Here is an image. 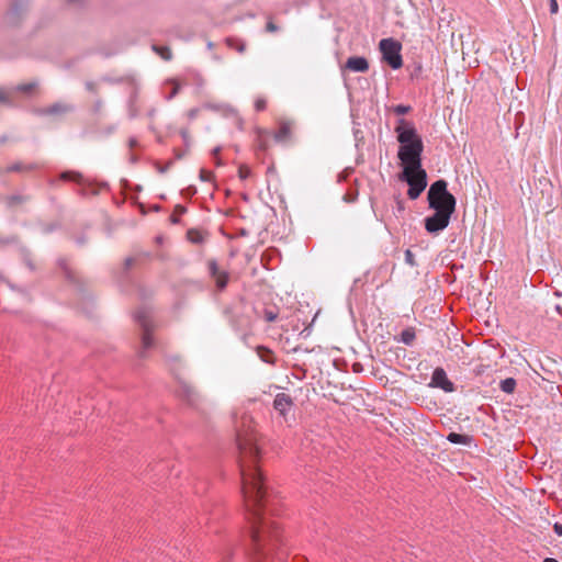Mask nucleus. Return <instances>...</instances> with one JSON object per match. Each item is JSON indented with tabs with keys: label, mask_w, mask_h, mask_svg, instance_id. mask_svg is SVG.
<instances>
[{
	"label": "nucleus",
	"mask_w": 562,
	"mask_h": 562,
	"mask_svg": "<svg viewBox=\"0 0 562 562\" xmlns=\"http://www.w3.org/2000/svg\"><path fill=\"white\" fill-rule=\"evenodd\" d=\"M236 445L239 453L241 493L250 521L249 554L254 562H268L271 557L283 561V538L279 526L271 520L272 501L258 468L260 450L256 436L236 425Z\"/></svg>",
	"instance_id": "nucleus-1"
},
{
	"label": "nucleus",
	"mask_w": 562,
	"mask_h": 562,
	"mask_svg": "<svg viewBox=\"0 0 562 562\" xmlns=\"http://www.w3.org/2000/svg\"><path fill=\"white\" fill-rule=\"evenodd\" d=\"M395 133L400 143L397 157L402 165L408 168H419L422 166L424 143L414 124L405 119H398Z\"/></svg>",
	"instance_id": "nucleus-2"
},
{
	"label": "nucleus",
	"mask_w": 562,
	"mask_h": 562,
	"mask_svg": "<svg viewBox=\"0 0 562 562\" xmlns=\"http://www.w3.org/2000/svg\"><path fill=\"white\" fill-rule=\"evenodd\" d=\"M427 201L429 209L434 211L439 210L451 214L456 211L457 200L448 191V182L445 179H438L430 184L427 192Z\"/></svg>",
	"instance_id": "nucleus-3"
},
{
	"label": "nucleus",
	"mask_w": 562,
	"mask_h": 562,
	"mask_svg": "<svg viewBox=\"0 0 562 562\" xmlns=\"http://www.w3.org/2000/svg\"><path fill=\"white\" fill-rule=\"evenodd\" d=\"M400 179L408 184L407 195L411 200L418 199L427 187V173L423 166L404 167Z\"/></svg>",
	"instance_id": "nucleus-4"
},
{
	"label": "nucleus",
	"mask_w": 562,
	"mask_h": 562,
	"mask_svg": "<svg viewBox=\"0 0 562 562\" xmlns=\"http://www.w3.org/2000/svg\"><path fill=\"white\" fill-rule=\"evenodd\" d=\"M134 319L138 324V326L142 328V348L138 351V356L140 358L145 357V352L147 349H149L153 346V339L150 336V331L153 328L151 323V311L147 306L139 307L134 313Z\"/></svg>",
	"instance_id": "nucleus-5"
},
{
	"label": "nucleus",
	"mask_w": 562,
	"mask_h": 562,
	"mask_svg": "<svg viewBox=\"0 0 562 562\" xmlns=\"http://www.w3.org/2000/svg\"><path fill=\"white\" fill-rule=\"evenodd\" d=\"M379 48L382 54V59L394 70L403 66V58L401 55L402 44L392 38H383L379 43Z\"/></svg>",
	"instance_id": "nucleus-6"
},
{
	"label": "nucleus",
	"mask_w": 562,
	"mask_h": 562,
	"mask_svg": "<svg viewBox=\"0 0 562 562\" xmlns=\"http://www.w3.org/2000/svg\"><path fill=\"white\" fill-rule=\"evenodd\" d=\"M59 178L64 181H74L76 182L80 189L78 193L81 196H91L97 195L98 190L93 188L92 182L89 179H86L80 172L67 170L60 173Z\"/></svg>",
	"instance_id": "nucleus-7"
},
{
	"label": "nucleus",
	"mask_w": 562,
	"mask_h": 562,
	"mask_svg": "<svg viewBox=\"0 0 562 562\" xmlns=\"http://www.w3.org/2000/svg\"><path fill=\"white\" fill-rule=\"evenodd\" d=\"M451 213L435 211L431 215L425 217V229L427 233L437 235L443 229H446L451 220Z\"/></svg>",
	"instance_id": "nucleus-8"
},
{
	"label": "nucleus",
	"mask_w": 562,
	"mask_h": 562,
	"mask_svg": "<svg viewBox=\"0 0 562 562\" xmlns=\"http://www.w3.org/2000/svg\"><path fill=\"white\" fill-rule=\"evenodd\" d=\"M177 379V390L176 394L179 398L187 402L190 406H196L199 403V393L196 390L189 384L184 379L180 376H176Z\"/></svg>",
	"instance_id": "nucleus-9"
},
{
	"label": "nucleus",
	"mask_w": 562,
	"mask_h": 562,
	"mask_svg": "<svg viewBox=\"0 0 562 562\" xmlns=\"http://www.w3.org/2000/svg\"><path fill=\"white\" fill-rule=\"evenodd\" d=\"M430 387L441 389L442 391L450 393L454 391V384L451 382L443 368L438 367L434 370L431 380L429 383Z\"/></svg>",
	"instance_id": "nucleus-10"
},
{
	"label": "nucleus",
	"mask_w": 562,
	"mask_h": 562,
	"mask_svg": "<svg viewBox=\"0 0 562 562\" xmlns=\"http://www.w3.org/2000/svg\"><path fill=\"white\" fill-rule=\"evenodd\" d=\"M209 273L214 279L218 290H224L228 283V273L221 271L216 260H210L207 263Z\"/></svg>",
	"instance_id": "nucleus-11"
},
{
	"label": "nucleus",
	"mask_w": 562,
	"mask_h": 562,
	"mask_svg": "<svg viewBox=\"0 0 562 562\" xmlns=\"http://www.w3.org/2000/svg\"><path fill=\"white\" fill-rule=\"evenodd\" d=\"M75 111V106L69 103L56 102L47 108L37 109L38 115H61Z\"/></svg>",
	"instance_id": "nucleus-12"
},
{
	"label": "nucleus",
	"mask_w": 562,
	"mask_h": 562,
	"mask_svg": "<svg viewBox=\"0 0 562 562\" xmlns=\"http://www.w3.org/2000/svg\"><path fill=\"white\" fill-rule=\"evenodd\" d=\"M293 405L292 398L285 393H279L273 400V407L283 417L286 416Z\"/></svg>",
	"instance_id": "nucleus-13"
},
{
	"label": "nucleus",
	"mask_w": 562,
	"mask_h": 562,
	"mask_svg": "<svg viewBox=\"0 0 562 562\" xmlns=\"http://www.w3.org/2000/svg\"><path fill=\"white\" fill-rule=\"evenodd\" d=\"M345 67L355 72H366L369 69V63L366 57L352 56L347 59Z\"/></svg>",
	"instance_id": "nucleus-14"
},
{
	"label": "nucleus",
	"mask_w": 562,
	"mask_h": 562,
	"mask_svg": "<svg viewBox=\"0 0 562 562\" xmlns=\"http://www.w3.org/2000/svg\"><path fill=\"white\" fill-rule=\"evenodd\" d=\"M292 124L288 121H282L279 124L278 131L274 133V139L278 143H284L291 137Z\"/></svg>",
	"instance_id": "nucleus-15"
},
{
	"label": "nucleus",
	"mask_w": 562,
	"mask_h": 562,
	"mask_svg": "<svg viewBox=\"0 0 562 562\" xmlns=\"http://www.w3.org/2000/svg\"><path fill=\"white\" fill-rule=\"evenodd\" d=\"M25 9H26V2H24L22 0H16L12 3L11 8L9 9L8 18L10 19V21L12 23H16L19 16L22 14V12L25 11Z\"/></svg>",
	"instance_id": "nucleus-16"
},
{
	"label": "nucleus",
	"mask_w": 562,
	"mask_h": 562,
	"mask_svg": "<svg viewBox=\"0 0 562 562\" xmlns=\"http://www.w3.org/2000/svg\"><path fill=\"white\" fill-rule=\"evenodd\" d=\"M38 166L36 164H22V162H14L7 168L2 169L0 168V175H3L5 172H21V171H31L36 169Z\"/></svg>",
	"instance_id": "nucleus-17"
},
{
	"label": "nucleus",
	"mask_w": 562,
	"mask_h": 562,
	"mask_svg": "<svg viewBox=\"0 0 562 562\" xmlns=\"http://www.w3.org/2000/svg\"><path fill=\"white\" fill-rule=\"evenodd\" d=\"M447 440L454 445L470 446L473 441V437L465 434L450 432L447 436Z\"/></svg>",
	"instance_id": "nucleus-18"
},
{
	"label": "nucleus",
	"mask_w": 562,
	"mask_h": 562,
	"mask_svg": "<svg viewBox=\"0 0 562 562\" xmlns=\"http://www.w3.org/2000/svg\"><path fill=\"white\" fill-rule=\"evenodd\" d=\"M416 338L415 329L412 327L405 328L401 331L397 341L403 342L406 346H412Z\"/></svg>",
	"instance_id": "nucleus-19"
},
{
	"label": "nucleus",
	"mask_w": 562,
	"mask_h": 562,
	"mask_svg": "<svg viewBox=\"0 0 562 562\" xmlns=\"http://www.w3.org/2000/svg\"><path fill=\"white\" fill-rule=\"evenodd\" d=\"M225 43L229 48L236 49L240 54L246 50V43L240 38L229 36L226 37Z\"/></svg>",
	"instance_id": "nucleus-20"
},
{
	"label": "nucleus",
	"mask_w": 562,
	"mask_h": 562,
	"mask_svg": "<svg viewBox=\"0 0 562 562\" xmlns=\"http://www.w3.org/2000/svg\"><path fill=\"white\" fill-rule=\"evenodd\" d=\"M258 357L266 363H273V352L263 346L257 347Z\"/></svg>",
	"instance_id": "nucleus-21"
},
{
	"label": "nucleus",
	"mask_w": 562,
	"mask_h": 562,
	"mask_svg": "<svg viewBox=\"0 0 562 562\" xmlns=\"http://www.w3.org/2000/svg\"><path fill=\"white\" fill-rule=\"evenodd\" d=\"M517 382L514 378H506L501 381L499 389L507 394H512L515 391Z\"/></svg>",
	"instance_id": "nucleus-22"
},
{
	"label": "nucleus",
	"mask_w": 562,
	"mask_h": 562,
	"mask_svg": "<svg viewBox=\"0 0 562 562\" xmlns=\"http://www.w3.org/2000/svg\"><path fill=\"white\" fill-rule=\"evenodd\" d=\"M187 235L189 240L193 244H202L205 240L204 235L198 229L191 228L188 231Z\"/></svg>",
	"instance_id": "nucleus-23"
},
{
	"label": "nucleus",
	"mask_w": 562,
	"mask_h": 562,
	"mask_svg": "<svg viewBox=\"0 0 562 562\" xmlns=\"http://www.w3.org/2000/svg\"><path fill=\"white\" fill-rule=\"evenodd\" d=\"M153 50L156 52L164 60H170L172 58L171 50L168 46L153 45Z\"/></svg>",
	"instance_id": "nucleus-24"
},
{
	"label": "nucleus",
	"mask_w": 562,
	"mask_h": 562,
	"mask_svg": "<svg viewBox=\"0 0 562 562\" xmlns=\"http://www.w3.org/2000/svg\"><path fill=\"white\" fill-rule=\"evenodd\" d=\"M58 266L63 269V271L65 272V277L71 281V282H76V277L74 276V273L71 272V270L68 268L67 266V261L65 258H59L58 261H57Z\"/></svg>",
	"instance_id": "nucleus-25"
},
{
	"label": "nucleus",
	"mask_w": 562,
	"mask_h": 562,
	"mask_svg": "<svg viewBox=\"0 0 562 562\" xmlns=\"http://www.w3.org/2000/svg\"><path fill=\"white\" fill-rule=\"evenodd\" d=\"M37 87V82L33 81V82H29V83H22V85H19L16 86L13 90L14 91H19V92H23V93H30L31 91H33L35 88Z\"/></svg>",
	"instance_id": "nucleus-26"
},
{
	"label": "nucleus",
	"mask_w": 562,
	"mask_h": 562,
	"mask_svg": "<svg viewBox=\"0 0 562 562\" xmlns=\"http://www.w3.org/2000/svg\"><path fill=\"white\" fill-rule=\"evenodd\" d=\"M186 212H187V207L186 206L180 205V204L176 205L175 212H173V214L170 217L171 223L172 224H179V222H180L179 216L184 214Z\"/></svg>",
	"instance_id": "nucleus-27"
},
{
	"label": "nucleus",
	"mask_w": 562,
	"mask_h": 562,
	"mask_svg": "<svg viewBox=\"0 0 562 562\" xmlns=\"http://www.w3.org/2000/svg\"><path fill=\"white\" fill-rule=\"evenodd\" d=\"M13 93V90H4L0 88V103H7L9 105H12L11 95Z\"/></svg>",
	"instance_id": "nucleus-28"
},
{
	"label": "nucleus",
	"mask_w": 562,
	"mask_h": 562,
	"mask_svg": "<svg viewBox=\"0 0 562 562\" xmlns=\"http://www.w3.org/2000/svg\"><path fill=\"white\" fill-rule=\"evenodd\" d=\"M412 110L411 105L397 104L393 106V112L397 115L407 114Z\"/></svg>",
	"instance_id": "nucleus-29"
},
{
	"label": "nucleus",
	"mask_w": 562,
	"mask_h": 562,
	"mask_svg": "<svg viewBox=\"0 0 562 562\" xmlns=\"http://www.w3.org/2000/svg\"><path fill=\"white\" fill-rule=\"evenodd\" d=\"M404 259H405V262L411 266V267H415L417 266L416 263V260H415V255L413 254V251L411 249H406L405 252H404Z\"/></svg>",
	"instance_id": "nucleus-30"
},
{
	"label": "nucleus",
	"mask_w": 562,
	"mask_h": 562,
	"mask_svg": "<svg viewBox=\"0 0 562 562\" xmlns=\"http://www.w3.org/2000/svg\"><path fill=\"white\" fill-rule=\"evenodd\" d=\"M169 82L172 85V90L170 91V93L168 95H166V100H168V101L173 99L179 93V90H180V86L178 82H176L175 80H170Z\"/></svg>",
	"instance_id": "nucleus-31"
},
{
	"label": "nucleus",
	"mask_w": 562,
	"mask_h": 562,
	"mask_svg": "<svg viewBox=\"0 0 562 562\" xmlns=\"http://www.w3.org/2000/svg\"><path fill=\"white\" fill-rule=\"evenodd\" d=\"M24 200H25V198L23 195L13 194V195L8 198V204L10 206H13L15 204L22 203Z\"/></svg>",
	"instance_id": "nucleus-32"
},
{
	"label": "nucleus",
	"mask_w": 562,
	"mask_h": 562,
	"mask_svg": "<svg viewBox=\"0 0 562 562\" xmlns=\"http://www.w3.org/2000/svg\"><path fill=\"white\" fill-rule=\"evenodd\" d=\"M251 171L248 167L246 166H240L239 167V170H238V176L241 180H245L247 179L249 176H250Z\"/></svg>",
	"instance_id": "nucleus-33"
},
{
	"label": "nucleus",
	"mask_w": 562,
	"mask_h": 562,
	"mask_svg": "<svg viewBox=\"0 0 562 562\" xmlns=\"http://www.w3.org/2000/svg\"><path fill=\"white\" fill-rule=\"evenodd\" d=\"M278 314L273 310H265L263 317L267 322H273L276 321Z\"/></svg>",
	"instance_id": "nucleus-34"
},
{
	"label": "nucleus",
	"mask_w": 562,
	"mask_h": 562,
	"mask_svg": "<svg viewBox=\"0 0 562 562\" xmlns=\"http://www.w3.org/2000/svg\"><path fill=\"white\" fill-rule=\"evenodd\" d=\"M137 116V109L134 106V99L132 98L130 100V106H128V117L135 119Z\"/></svg>",
	"instance_id": "nucleus-35"
},
{
	"label": "nucleus",
	"mask_w": 562,
	"mask_h": 562,
	"mask_svg": "<svg viewBox=\"0 0 562 562\" xmlns=\"http://www.w3.org/2000/svg\"><path fill=\"white\" fill-rule=\"evenodd\" d=\"M85 87L89 92H92V93L98 92V83L94 81H86Z\"/></svg>",
	"instance_id": "nucleus-36"
},
{
	"label": "nucleus",
	"mask_w": 562,
	"mask_h": 562,
	"mask_svg": "<svg viewBox=\"0 0 562 562\" xmlns=\"http://www.w3.org/2000/svg\"><path fill=\"white\" fill-rule=\"evenodd\" d=\"M213 178V173L211 171H207L205 169H201L200 171V179L202 181H210Z\"/></svg>",
	"instance_id": "nucleus-37"
},
{
	"label": "nucleus",
	"mask_w": 562,
	"mask_h": 562,
	"mask_svg": "<svg viewBox=\"0 0 562 562\" xmlns=\"http://www.w3.org/2000/svg\"><path fill=\"white\" fill-rule=\"evenodd\" d=\"M267 106V103H266V100L265 99H257L255 101V109L256 111H263Z\"/></svg>",
	"instance_id": "nucleus-38"
},
{
	"label": "nucleus",
	"mask_w": 562,
	"mask_h": 562,
	"mask_svg": "<svg viewBox=\"0 0 562 562\" xmlns=\"http://www.w3.org/2000/svg\"><path fill=\"white\" fill-rule=\"evenodd\" d=\"M549 10L551 14H557L559 12V4L557 0H549Z\"/></svg>",
	"instance_id": "nucleus-39"
},
{
	"label": "nucleus",
	"mask_w": 562,
	"mask_h": 562,
	"mask_svg": "<svg viewBox=\"0 0 562 562\" xmlns=\"http://www.w3.org/2000/svg\"><path fill=\"white\" fill-rule=\"evenodd\" d=\"M395 203H396V212L397 213H403L405 211L404 201L400 196H396L395 198Z\"/></svg>",
	"instance_id": "nucleus-40"
},
{
	"label": "nucleus",
	"mask_w": 562,
	"mask_h": 562,
	"mask_svg": "<svg viewBox=\"0 0 562 562\" xmlns=\"http://www.w3.org/2000/svg\"><path fill=\"white\" fill-rule=\"evenodd\" d=\"M102 106H103V101L101 99H97L94 102H93V105H92V111L98 114L101 110H102Z\"/></svg>",
	"instance_id": "nucleus-41"
},
{
	"label": "nucleus",
	"mask_w": 562,
	"mask_h": 562,
	"mask_svg": "<svg viewBox=\"0 0 562 562\" xmlns=\"http://www.w3.org/2000/svg\"><path fill=\"white\" fill-rule=\"evenodd\" d=\"M266 31L269 33H274L279 31V27L271 20H269L266 24Z\"/></svg>",
	"instance_id": "nucleus-42"
},
{
	"label": "nucleus",
	"mask_w": 562,
	"mask_h": 562,
	"mask_svg": "<svg viewBox=\"0 0 562 562\" xmlns=\"http://www.w3.org/2000/svg\"><path fill=\"white\" fill-rule=\"evenodd\" d=\"M134 258L132 257H127L124 261V267H123V273H126L127 270L134 265Z\"/></svg>",
	"instance_id": "nucleus-43"
},
{
	"label": "nucleus",
	"mask_w": 562,
	"mask_h": 562,
	"mask_svg": "<svg viewBox=\"0 0 562 562\" xmlns=\"http://www.w3.org/2000/svg\"><path fill=\"white\" fill-rule=\"evenodd\" d=\"M173 161L170 160L168 161L165 166H159L157 164V170L160 172V173H165L171 166H172Z\"/></svg>",
	"instance_id": "nucleus-44"
},
{
	"label": "nucleus",
	"mask_w": 562,
	"mask_h": 562,
	"mask_svg": "<svg viewBox=\"0 0 562 562\" xmlns=\"http://www.w3.org/2000/svg\"><path fill=\"white\" fill-rule=\"evenodd\" d=\"M553 530H554L555 535H558L559 537H562V524L555 522L553 525Z\"/></svg>",
	"instance_id": "nucleus-45"
},
{
	"label": "nucleus",
	"mask_w": 562,
	"mask_h": 562,
	"mask_svg": "<svg viewBox=\"0 0 562 562\" xmlns=\"http://www.w3.org/2000/svg\"><path fill=\"white\" fill-rule=\"evenodd\" d=\"M195 192H196V190L193 187H189L186 190H182V194H186L188 196L195 194Z\"/></svg>",
	"instance_id": "nucleus-46"
},
{
	"label": "nucleus",
	"mask_w": 562,
	"mask_h": 562,
	"mask_svg": "<svg viewBox=\"0 0 562 562\" xmlns=\"http://www.w3.org/2000/svg\"><path fill=\"white\" fill-rule=\"evenodd\" d=\"M198 113H199V109H196V108L195 109H191L188 112V116H189L190 120H193V119L196 117Z\"/></svg>",
	"instance_id": "nucleus-47"
},
{
	"label": "nucleus",
	"mask_w": 562,
	"mask_h": 562,
	"mask_svg": "<svg viewBox=\"0 0 562 562\" xmlns=\"http://www.w3.org/2000/svg\"><path fill=\"white\" fill-rule=\"evenodd\" d=\"M181 136L186 145H189V133L186 130L181 131Z\"/></svg>",
	"instance_id": "nucleus-48"
},
{
	"label": "nucleus",
	"mask_w": 562,
	"mask_h": 562,
	"mask_svg": "<svg viewBox=\"0 0 562 562\" xmlns=\"http://www.w3.org/2000/svg\"><path fill=\"white\" fill-rule=\"evenodd\" d=\"M137 144H138V142H137V139H136L135 137H131V138L128 139V146H130L131 148H133V147L137 146Z\"/></svg>",
	"instance_id": "nucleus-49"
},
{
	"label": "nucleus",
	"mask_w": 562,
	"mask_h": 562,
	"mask_svg": "<svg viewBox=\"0 0 562 562\" xmlns=\"http://www.w3.org/2000/svg\"><path fill=\"white\" fill-rule=\"evenodd\" d=\"M12 241H13V239L4 238V237L0 236V245L10 244Z\"/></svg>",
	"instance_id": "nucleus-50"
},
{
	"label": "nucleus",
	"mask_w": 562,
	"mask_h": 562,
	"mask_svg": "<svg viewBox=\"0 0 562 562\" xmlns=\"http://www.w3.org/2000/svg\"><path fill=\"white\" fill-rule=\"evenodd\" d=\"M25 263L30 268V270L33 271L35 269L34 263L32 262V260L30 258H25Z\"/></svg>",
	"instance_id": "nucleus-51"
},
{
	"label": "nucleus",
	"mask_w": 562,
	"mask_h": 562,
	"mask_svg": "<svg viewBox=\"0 0 562 562\" xmlns=\"http://www.w3.org/2000/svg\"><path fill=\"white\" fill-rule=\"evenodd\" d=\"M352 369H353V372H361L362 371V366L360 363H355L352 366Z\"/></svg>",
	"instance_id": "nucleus-52"
},
{
	"label": "nucleus",
	"mask_w": 562,
	"mask_h": 562,
	"mask_svg": "<svg viewBox=\"0 0 562 562\" xmlns=\"http://www.w3.org/2000/svg\"><path fill=\"white\" fill-rule=\"evenodd\" d=\"M249 423H250V417L243 416V418H241L243 426H247Z\"/></svg>",
	"instance_id": "nucleus-53"
},
{
	"label": "nucleus",
	"mask_w": 562,
	"mask_h": 562,
	"mask_svg": "<svg viewBox=\"0 0 562 562\" xmlns=\"http://www.w3.org/2000/svg\"><path fill=\"white\" fill-rule=\"evenodd\" d=\"M76 243H77L79 246H81V245H83V244L86 243V238H85V237H78V238L76 239Z\"/></svg>",
	"instance_id": "nucleus-54"
},
{
	"label": "nucleus",
	"mask_w": 562,
	"mask_h": 562,
	"mask_svg": "<svg viewBox=\"0 0 562 562\" xmlns=\"http://www.w3.org/2000/svg\"><path fill=\"white\" fill-rule=\"evenodd\" d=\"M116 130V125H111L106 128V134H111Z\"/></svg>",
	"instance_id": "nucleus-55"
},
{
	"label": "nucleus",
	"mask_w": 562,
	"mask_h": 562,
	"mask_svg": "<svg viewBox=\"0 0 562 562\" xmlns=\"http://www.w3.org/2000/svg\"><path fill=\"white\" fill-rule=\"evenodd\" d=\"M221 149H222V148H221L220 146L215 147V148L212 150L213 156H217V155L220 154Z\"/></svg>",
	"instance_id": "nucleus-56"
},
{
	"label": "nucleus",
	"mask_w": 562,
	"mask_h": 562,
	"mask_svg": "<svg viewBox=\"0 0 562 562\" xmlns=\"http://www.w3.org/2000/svg\"><path fill=\"white\" fill-rule=\"evenodd\" d=\"M186 155V151H176V158L181 159Z\"/></svg>",
	"instance_id": "nucleus-57"
},
{
	"label": "nucleus",
	"mask_w": 562,
	"mask_h": 562,
	"mask_svg": "<svg viewBox=\"0 0 562 562\" xmlns=\"http://www.w3.org/2000/svg\"><path fill=\"white\" fill-rule=\"evenodd\" d=\"M155 113H156V110L151 109V110L148 111V116L153 117L155 115Z\"/></svg>",
	"instance_id": "nucleus-58"
},
{
	"label": "nucleus",
	"mask_w": 562,
	"mask_h": 562,
	"mask_svg": "<svg viewBox=\"0 0 562 562\" xmlns=\"http://www.w3.org/2000/svg\"><path fill=\"white\" fill-rule=\"evenodd\" d=\"M555 310H557V312H558L559 314H561V315H562V308H561V306H560V305H557V306H555Z\"/></svg>",
	"instance_id": "nucleus-59"
},
{
	"label": "nucleus",
	"mask_w": 562,
	"mask_h": 562,
	"mask_svg": "<svg viewBox=\"0 0 562 562\" xmlns=\"http://www.w3.org/2000/svg\"><path fill=\"white\" fill-rule=\"evenodd\" d=\"M259 147H260V149L265 150L266 149V144L261 142Z\"/></svg>",
	"instance_id": "nucleus-60"
},
{
	"label": "nucleus",
	"mask_w": 562,
	"mask_h": 562,
	"mask_svg": "<svg viewBox=\"0 0 562 562\" xmlns=\"http://www.w3.org/2000/svg\"><path fill=\"white\" fill-rule=\"evenodd\" d=\"M207 48H210V49L213 48V43L212 42L207 43Z\"/></svg>",
	"instance_id": "nucleus-61"
},
{
	"label": "nucleus",
	"mask_w": 562,
	"mask_h": 562,
	"mask_svg": "<svg viewBox=\"0 0 562 562\" xmlns=\"http://www.w3.org/2000/svg\"><path fill=\"white\" fill-rule=\"evenodd\" d=\"M102 80H103V81H109V82L111 81V80H110L109 78H106V77H104Z\"/></svg>",
	"instance_id": "nucleus-62"
}]
</instances>
